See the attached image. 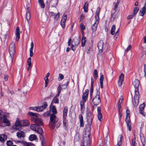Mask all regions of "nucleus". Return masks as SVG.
<instances>
[{"mask_svg": "<svg viewBox=\"0 0 146 146\" xmlns=\"http://www.w3.org/2000/svg\"><path fill=\"white\" fill-rule=\"evenodd\" d=\"M28 114L31 116V120L36 125L38 126H42L43 124V120L38 117L39 114L37 113H33L32 112H29Z\"/></svg>", "mask_w": 146, "mask_h": 146, "instance_id": "f257e3e1", "label": "nucleus"}, {"mask_svg": "<svg viewBox=\"0 0 146 146\" xmlns=\"http://www.w3.org/2000/svg\"><path fill=\"white\" fill-rule=\"evenodd\" d=\"M58 119L53 114L50 115V120L49 126L51 129H53L55 127L56 124L58 121Z\"/></svg>", "mask_w": 146, "mask_h": 146, "instance_id": "f03ea898", "label": "nucleus"}, {"mask_svg": "<svg viewBox=\"0 0 146 146\" xmlns=\"http://www.w3.org/2000/svg\"><path fill=\"white\" fill-rule=\"evenodd\" d=\"M9 51L12 62L13 61V56L15 52V42L12 41L9 45Z\"/></svg>", "mask_w": 146, "mask_h": 146, "instance_id": "7ed1b4c3", "label": "nucleus"}, {"mask_svg": "<svg viewBox=\"0 0 146 146\" xmlns=\"http://www.w3.org/2000/svg\"><path fill=\"white\" fill-rule=\"evenodd\" d=\"M12 128L17 130H20L21 129V121H20L18 117L17 118L15 125L12 126Z\"/></svg>", "mask_w": 146, "mask_h": 146, "instance_id": "20e7f679", "label": "nucleus"}, {"mask_svg": "<svg viewBox=\"0 0 146 146\" xmlns=\"http://www.w3.org/2000/svg\"><path fill=\"white\" fill-rule=\"evenodd\" d=\"M31 47L29 49L30 56V57L28 58L27 60V63L28 65H31V57H32L33 55V50L34 46V43L33 42H31Z\"/></svg>", "mask_w": 146, "mask_h": 146, "instance_id": "39448f33", "label": "nucleus"}, {"mask_svg": "<svg viewBox=\"0 0 146 146\" xmlns=\"http://www.w3.org/2000/svg\"><path fill=\"white\" fill-rule=\"evenodd\" d=\"M86 118L88 125L90 126L92 125V115L89 110L86 111Z\"/></svg>", "mask_w": 146, "mask_h": 146, "instance_id": "423d86ee", "label": "nucleus"}, {"mask_svg": "<svg viewBox=\"0 0 146 146\" xmlns=\"http://www.w3.org/2000/svg\"><path fill=\"white\" fill-rule=\"evenodd\" d=\"M80 38H74L72 42L71 48L72 50L74 51L75 49H74L73 47L76 46H78L80 42Z\"/></svg>", "mask_w": 146, "mask_h": 146, "instance_id": "0eeeda50", "label": "nucleus"}, {"mask_svg": "<svg viewBox=\"0 0 146 146\" xmlns=\"http://www.w3.org/2000/svg\"><path fill=\"white\" fill-rule=\"evenodd\" d=\"M125 121L127 124V127L129 128V130L130 131H131V125L130 116H129L128 113H127L126 116Z\"/></svg>", "mask_w": 146, "mask_h": 146, "instance_id": "6e6552de", "label": "nucleus"}, {"mask_svg": "<svg viewBox=\"0 0 146 146\" xmlns=\"http://www.w3.org/2000/svg\"><path fill=\"white\" fill-rule=\"evenodd\" d=\"M138 11L139 8L137 7H135L133 13L131 15H129L127 17V19L129 20L132 19L137 13Z\"/></svg>", "mask_w": 146, "mask_h": 146, "instance_id": "1a4fd4ad", "label": "nucleus"}, {"mask_svg": "<svg viewBox=\"0 0 146 146\" xmlns=\"http://www.w3.org/2000/svg\"><path fill=\"white\" fill-rule=\"evenodd\" d=\"M47 106V103L46 102H44L41 106L37 107V111H41L46 108Z\"/></svg>", "mask_w": 146, "mask_h": 146, "instance_id": "9d476101", "label": "nucleus"}, {"mask_svg": "<svg viewBox=\"0 0 146 146\" xmlns=\"http://www.w3.org/2000/svg\"><path fill=\"white\" fill-rule=\"evenodd\" d=\"M145 104L143 102V103L140 105L139 106V113L142 115V116H145V115L144 113V109L145 108Z\"/></svg>", "mask_w": 146, "mask_h": 146, "instance_id": "9b49d317", "label": "nucleus"}, {"mask_svg": "<svg viewBox=\"0 0 146 146\" xmlns=\"http://www.w3.org/2000/svg\"><path fill=\"white\" fill-rule=\"evenodd\" d=\"M139 80L137 79H135L133 82L132 84L135 88V91L139 90Z\"/></svg>", "mask_w": 146, "mask_h": 146, "instance_id": "f8f14e48", "label": "nucleus"}, {"mask_svg": "<svg viewBox=\"0 0 146 146\" xmlns=\"http://www.w3.org/2000/svg\"><path fill=\"white\" fill-rule=\"evenodd\" d=\"M26 17L27 20V22L28 23V29L29 31L30 29V25L29 24V21L31 18V14L29 11V10L28 8H27V13L26 15Z\"/></svg>", "mask_w": 146, "mask_h": 146, "instance_id": "ddd939ff", "label": "nucleus"}, {"mask_svg": "<svg viewBox=\"0 0 146 146\" xmlns=\"http://www.w3.org/2000/svg\"><path fill=\"white\" fill-rule=\"evenodd\" d=\"M89 92V90L88 89H86L83 93L82 97L83 100H87Z\"/></svg>", "mask_w": 146, "mask_h": 146, "instance_id": "4468645a", "label": "nucleus"}, {"mask_svg": "<svg viewBox=\"0 0 146 146\" xmlns=\"http://www.w3.org/2000/svg\"><path fill=\"white\" fill-rule=\"evenodd\" d=\"M98 23L99 20H95V23L91 27V29L93 32H95L96 31Z\"/></svg>", "mask_w": 146, "mask_h": 146, "instance_id": "2eb2a0df", "label": "nucleus"}, {"mask_svg": "<svg viewBox=\"0 0 146 146\" xmlns=\"http://www.w3.org/2000/svg\"><path fill=\"white\" fill-rule=\"evenodd\" d=\"M124 77V75L123 74H121L119 78V80L118 81V84L119 86L120 87L122 85Z\"/></svg>", "mask_w": 146, "mask_h": 146, "instance_id": "dca6fc26", "label": "nucleus"}, {"mask_svg": "<svg viewBox=\"0 0 146 146\" xmlns=\"http://www.w3.org/2000/svg\"><path fill=\"white\" fill-rule=\"evenodd\" d=\"M139 135L142 146H145L146 144L145 137L144 136L143 134L141 133V131Z\"/></svg>", "mask_w": 146, "mask_h": 146, "instance_id": "f3484780", "label": "nucleus"}, {"mask_svg": "<svg viewBox=\"0 0 146 146\" xmlns=\"http://www.w3.org/2000/svg\"><path fill=\"white\" fill-rule=\"evenodd\" d=\"M104 44V43L102 40H100L98 42V47L99 51L102 52Z\"/></svg>", "mask_w": 146, "mask_h": 146, "instance_id": "a211bd4d", "label": "nucleus"}, {"mask_svg": "<svg viewBox=\"0 0 146 146\" xmlns=\"http://www.w3.org/2000/svg\"><path fill=\"white\" fill-rule=\"evenodd\" d=\"M17 136L19 139L23 138L25 136V133L23 131L19 130V131L17 133Z\"/></svg>", "mask_w": 146, "mask_h": 146, "instance_id": "6ab92c4d", "label": "nucleus"}, {"mask_svg": "<svg viewBox=\"0 0 146 146\" xmlns=\"http://www.w3.org/2000/svg\"><path fill=\"white\" fill-rule=\"evenodd\" d=\"M146 6L144 5L141 10L139 12V15L142 16H143L146 13Z\"/></svg>", "mask_w": 146, "mask_h": 146, "instance_id": "aec40b11", "label": "nucleus"}, {"mask_svg": "<svg viewBox=\"0 0 146 146\" xmlns=\"http://www.w3.org/2000/svg\"><path fill=\"white\" fill-rule=\"evenodd\" d=\"M3 118V122L6 126H9L10 125V122L6 118V115H4Z\"/></svg>", "mask_w": 146, "mask_h": 146, "instance_id": "412c9836", "label": "nucleus"}, {"mask_svg": "<svg viewBox=\"0 0 146 146\" xmlns=\"http://www.w3.org/2000/svg\"><path fill=\"white\" fill-rule=\"evenodd\" d=\"M21 127L28 126L30 125L29 122L27 120H25L21 121Z\"/></svg>", "mask_w": 146, "mask_h": 146, "instance_id": "4be33fe9", "label": "nucleus"}, {"mask_svg": "<svg viewBox=\"0 0 146 146\" xmlns=\"http://www.w3.org/2000/svg\"><path fill=\"white\" fill-rule=\"evenodd\" d=\"M100 7H98L97 9L95 17V20H99V14L100 12Z\"/></svg>", "mask_w": 146, "mask_h": 146, "instance_id": "5701e85b", "label": "nucleus"}, {"mask_svg": "<svg viewBox=\"0 0 146 146\" xmlns=\"http://www.w3.org/2000/svg\"><path fill=\"white\" fill-rule=\"evenodd\" d=\"M7 136L5 134H1L0 135V141H6L7 139Z\"/></svg>", "mask_w": 146, "mask_h": 146, "instance_id": "b1692460", "label": "nucleus"}, {"mask_svg": "<svg viewBox=\"0 0 146 146\" xmlns=\"http://www.w3.org/2000/svg\"><path fill=\"white\" fill-rule=\"evenodd\" d=\"M135 94L134 97V100H139V90L137 91H135Z\"/></svg>", "mask_w": 146, "mask_h": 146, "instance_id": "393cba45", "label": "nucleus"}, {"mask_svg": "<svg viewBox=\"0 0 146 146\" xmlns=\"http://www.w3.org/2000/svg\"><path fill=\"white\" fill-rule=\"evenodd\" d=\"M86 101H81L80 105L81 107V109L82 112H84L85 109V107L84 106V102H86Z\"/></svg>", "mask_w": 146, "mask_h": 146, "instance_id": "a878e982", "label": "nucleus"}, {"mask_svg": "<svg viewBox=\"0 0 146 146\" xmlns=\"http://www.w3.org/2000/svg\"><path fill=\"white\" fill-rule=\"evenodd\" d=\"M20 29L19 27H17L16 30V40L17 41H18L19 39L20 38Z\"/></svg>", "mask_w": 146, "mask_h": 146, "instance_id": "bb28decb", "label": "nucleus"}, {"mask_svg": "<svg viewBox=\"0 0 146 146\" xmlns=\"http://www.w3.org/2000/svg\"><path fill=\"white\" fill-rule=\"evenodd\" d=\"M68 110L67 107H64L63 110V117H66Z\"/></svg>", "mask_w": 146, "mask_h": 146, "instance_id": "cd10ccee", "label": "nucleus"}, {"mask_svg": "<svg viewBox=\"0 0 146 146\" xmlns=\"http://www.w3.org/2000/svg\"><path fill=\"white\" fill-rule=\"evenodd\" d=\"M123 136L121 135H120L119 137V139L118 140L117 144L115 146H121L122 144L121 139Z\"/></svg>", "mask_w": 146, "mask_h": 146, "instance_id": "c85d7f7f", "label": "nucleus"}, {"mask_svg": "<svg viewBox=\"0 0 146 146\" xmlns=\"http://www.w3.org/2000/svg\"><path fill=\"white\" fill-rule=\"evenodd\" d=\"M104 79V76L102 75L100 77V86L101 88L102 89L103 88V81Z\"/></svg>", "mask_w": 146, "mask_h": 146, "instance_id": "c756f323", "label": "nucleus"}, {"mask_svg": "<svg viewBox=\"0 0 146 146\" xmlns=\"http://www.w3.org/2000/svg\"><path fill=\"white\" fill-rule=\"evenodd\" d=\"M88 3L87 2H86L84 4L83 7L84 10L85 12L87 13L88 11Z\"/></svg>", "mask_w": 146, "mask_h": 146, "instance_id": "7c9ffc66", "label": "nucleus"}, {"mask_svg": "<svg viewBox=\"0 0 146 146\" xmlns=\"http://www.w3.org/2000/svg\"><path fill=\"white\" fill-rule=\"evenodd\" d=\"M36 136L35 135L32 134L29 136V139L31 141H33L36 140Z\"/></svg>", "mask_w": 146, "mask_h": 146, "instance_id": "2f4dec72", "label": "nucleus"}, {"mask_svg": "<svg viewBox=\"0 0 146 146\" xmlns=\"http://www.w3.org/2000/svg\"><path fill=\"white\" fill-rule=\"evenodd\" d=\"M66 117H63V124L64 126L67 127L68 125V120L66 119Z\"/></svg>", "mask_w": 146, "mask_h": 146, "instance_id": "473e14b6", "label": "nucleus"}, {"mask_svg": "<svg viewBox=\"0 0 146 146\" xmlns=\"http://www.w3.org/2000/svg\"><path fill=\"white\" fill-rule=\"evenodd\" d=\"M100 100V98L99 96V94H98L97 92V94H96L92 100Z\"/></svg>", "mask_w": 146, "mask_h": 146, "instance_id": "72a5a7b5", "label": "nucleus"}, {"mask_svg": "<svg viewBox=\"0 0 146 146\" xmlns=\"http://www.w3.org/2000/svg\"><path fill=\"white\" fill-rule=\"evenodd\" d=\"M86 37L85 36H83L82 37L81 41V46L82 47H84L85 45V43L86 42Z\"/></svg>", "mask_w": 146, "mask_h": 146, "instance_id": "f704fd0d", "label": "nucleus"}, {"mask_svg": "<svg viewBox=\"0 0 146 146\" xmlns=\"http://www.w3.org/2000/svg\"><path fill=\"white\" fill-rule=\"evenodd\" d=\"M36 131H37V132L40 134H43V131L41 127L37 128Z\"/></svg>", "mask_w": 146, "mask_h": 146, "instance_id": "c9c22d12", "label": "nucleus"}, {"mask_svg": "<svg viewBox=\"0 0 146 146\" xmlns=\"http://www.w3.org/2000/svg\"><path fill=\"white\" fill-rule=\"evenodd\" d=\"M136 137H134L133 138L131 139L132 144L133 146H136L137 143L136 142Z\"/></svg>", "mask_w": 146, "mask_h": 146, "instance_id": "e433bc0d", "label": "nucleus"}, {"mask_svg": "<svg viewBox=\"0 0 146 146\" xmlns=\"http://www.w3.org/2000/svg\"><path fill=\"white\" fill-rule=\"evenodd\" d=\"M115 26L114 25H113L112 26L111 28V30L110 33L111 34L113 35L115 33Z\"/></svg>", "mask_w": 146, "mask_h": 146, "instance_id": "4c0bfd02", "label": "nucleus"}, {"mask_svg": "<svg viewBox=\"0 0 146 146\" xmlns=\"http://www.w3.org/2000/svg\"><path fill=\"white\" fill-rule=\"evenodd\" d=\"M38 1L40 4L41 7L43 8L45 7V5L44 3L43 0H38Z\"/></svg>", "mask_w": 146, "mask_h": 146, "instance_id": "58836bf2", "label": "nucleus"}, {"mask_svg": "<svg viewBox=\"0 0 146 146\" xmlns=\"http://www.w3.org/2000/svg\"><path fill=\"white\" fill-rule=\"evenodd\" d=\"M98 77V72L96 70H95L94 72V77L95 79L96 80Z\"/></svg>", "mask_w": 146, "mask_h": 146, "instance_id": "ea45409f", "label": "nucleus"}, {"mask_svg": "<svg viewBox=\"0 0 146 146\" xmlns=\"http://www.w3.org/2000/svg\"><path fill=\"white\" fill-rule=\"evenodd\" d=\"M36 127V124L31 125L30 126L31 128L35 131H36V128H37Z\"/></svg>", "mask_w": 146, "mask_h": 146, "instance_id": "a19ab883", "label": "nucleus"}, {"mask_svg": "<svg viewBox=\"0 0 146 146\" xmlns=\"http://www.w3.org/2000/svg\"><path fill=\"white\" fill-rule=\"evenodd\" d=\"M98 119L100 121H101L103 119L102 115L101 113H98Z\"/></svg>", "mask_w": 146, "mask_h": 146, "instance_id": "79ce46f5", "label": "nucleus"}, {"mask_svg": "<svg viewBox=\"0 0 146 146\" xmlns=\"http://www.w3.org/2000/svg\"><path fill=\"white\" fill-rule=\"evenodd\" d=\"M44 80L45 81V87H46L48 86V83L49 82V80L48 78L45 77L44 78Z\"/></svg>", "mask_w": 146, "mask_h": 146, "instance_id": "37998d69", "label": "nucleus"}, {"mask_svg": "<svg viewBox=\"0 0 146 146\" xmlns=\"http://www.w3.org/2000/svg\"><path fill=\"white\" fill-rule=\"evenodd\" d=\"M66 22V21H62L61 20L60 23V24L61 27L64 29L65 28Z\"/></svg>", "mask_w": 146, "mask_h": 146, "instance_id": "c03bdc74", "label": "nucleus"}, {"mask_svg": "<svg viewBox=\"0 0 146 146\" xmlns=\"http://www.w3.org/2000/svg\"><path fill=\"white\" fill-rule=\"evenodd\" d=\"M52 111L53 114H56L57 113V111L56 108L54 106H53L52 107Z\"/></svg>", "mask_w": 146, "mask_h": 146, "instance_id": "a18cd8bd", "label": "nucleus"}, {"mask_svg": "<svg viewBox=\"0 0 146 146\" xmlns=\"http://www.w3.org/2000/svg\"><path fill=\"white\" fill-rule=\"evenodd\" d=\"M50 111H48L43 114V115L45 117H47L50 115Z\"/></svg>", "mask_w": 146, "mask_h": 146, "instance_id": "49530a36", "label": "nucleus"}, {"mask_svg": "<svg viewBox=\"0 0 146 146\" xmlns=\"http://www.w3.org/2000/svg\"><path fill=\"white\" fill-rule=\"evenodd\" d=\"M67 19V15L65 14H64L63 15L62 17V21H66Z\"/></svg>", "mask_w": 146, "mask_h": 146, "instance_id": "de8ad7c7", "label": "nucleus"}, {"mask_svg": "<svg viewBox=\"0 0 146 146\" xmlns=\"http://www.w3.org/2000/svg\"><path fill=\"white\" fill-rule=\"evenodd\" d=\"M6 144L7 146H11L13 144V143L12 141L8 140L7 141Z\"/></svg>", "mask_w": 146, "mask_h": 146, "instance_id": "09e8293b", "label": "nucleus"}, {"mask_svg": "<svg viewBox=\"0 0 146 146\" xmlns=\"http://www.w3.org/2000/svg\"><path fill=\"white\" fill-rule=\"evenodd\" d=\"M24 143L25 146H35L34 144L31 143H27L26 142Z\"/></svg>", "mask_w": 146, "mask_h": 146, "instance_id": "8fccbe9b", "label": "nucleus"}, {"mask_svg": "<svg viewBox=\"0 0 146 146\" xmlns=\"http://www.w3.org/2000/svg\"><path fill=\"white\" fill-rule=\"evenodd\" d=\"M133 105L135 107H137L139 104V101H132Z\"/></svg>", "mask_w": 146, "mask_h": 146, "instance_id": "3c124183", "label": "nucleus"}, {"mask_svg": "<svg viewBox=\"0 0 146 146\" xmlns=\"http://www.w3.org/2000/svg\"><path fill=\"white\" fill-rule=\"evenodd\" d=\"M93 86L91 85V88H90V96L91 97L92 95V93L93 92Z\"/></svg>", "mask_w": 146, "mask_h": 146, "instance_id": "603ef678", "label": "nucleus"}, {"mask_svg": "<svg viewBox=\"0 0 146 146\" xmlns=\"http://www.w3.org/2000/svg\"><path fill=\"white\" fill-rule=\"evenodd\" d=\"M39 136L40 139L41 141H42L43 140H44L46 139L44 137L43 135V134H40Z\"/></svg>", "mask_w": 146, "mask_h": 146, "instance_id": "864d4df0", "label": "nucleus"}, {"mask_svg": "<svg viewBox=\"0 0 146 146\" xmlns=\"http://www.w3.org/2000/svg\"><path fill=\"white\" fill-rule=\"evenodd\" d=\"M1 110H0V121L1 120L3 119V118L4 117V115H5V114L2 115L1 114Z\"/></svg>", "mask_w": 146, "mask_h": 146, "instance_id": "5fc2aeb1", "label": "nucleus"}, {"mask_svg": "<svg viewBox=\"0 0 146 146\" xmlns=\"http://www.w3.org/2000/svg\"><path fill=\"white\" fill-rule=\"evenodd\" d=\"M29 109L34 110H36L37 111V108L36 107H31L29 108Z\"/></svg>", "mask_w": 146, "mask_h": 146, "instance_id": "6e6d98bb", "label": "nucleus"}, {"mask_svg": "<svg viewBox=\"0 0 146 146\" xmlns=\"http://www.w3.org/2000/svg\"><path fill=\"white\" fill-rule=\"evenodd\" d=\"M80 27L81 29L82 30H84L85 29L86 27L83 24L81 23L80 24Z\"/></svg>", "mask_w": 146, "mask_h": 146, "instance_id": "4d7b16f0", "label": "nucleus"}, {"mask_svg": "<svg viewBox=\"0 0 146 146\" xmlns=\"http://www.w3.org/2000/svg\"><path fill=\"white\" fill-rule=\"evenodd\" d=\"M60 16V15L59 14V13H58L57 14H56L55 17H54V18L56 20H57L59 18Z\"/></svg>", "mask_w": 146, "mask_h": 146, "instance_id": "13d9d810", "label": "nucleus"}, {"mask_svg": "<svg viewBox=\"0 0 146 146\" xmlns=\"http://www.w3.org/2000/svg\"><path fill=\"white\" fill-rule=\"evenodd\" d=\"M41 141L42 146H44L46 144V139L44 140Z\"/></svg>", "mask_w": 146, "mask_h": 146, "instance_id": "bf43d9fd", "label": "nucleus"}, {"mask_svg": "<svg viewBox=\"0 0 146 146\" xmlns=\"http://www.w3.org/2000/svg\"><path fill=\"white\" fill-rule=\"evenodd\" d=\"M8 76L7 75H5L4 79L5 81H7L8 80Z\"/></svg>", "mask_w": 146, "mask_h": 146, "instance_id": "052dcab7", "label": "nucleus"}, {"mask_svg": "<svg viewBox=\"0 0 146 146\" xmlns=\"http://www.w3.org/2000/svg\"><path fill=\"white\" fill-rule=\"evenodd\" d=\"M79 118L80 120V121L83 120V116L82 115H79Z\"/></svg>", "mask_w": 146, "mask_h": 146, "instance_id": "680f3d73", "label": "nucleus"}, {"mask_svg": "<svg viewBox=\"0 0 146 146\" xmlns=\"http://www.w3.org/2000/svg\"><path fill=\"white\" fill-rule=\"evenodd\" d=\"M80 126L81 127H83L84 126V123L83 120L80 121Z\"/></svg>", "mask_w": 146, "mask_h": 146, "instance_id": "e2e57ef3", "label": "nucleus"}, {"mask_svg": "<svg viewBox=\"0 0 146 146\" xmlns=\"http://www.w3.org/2000/svg\"><path fill=\"white\" fill-rule=\"evenodd\" d=\"M91 85L93 86L94 83V79L92 77H91Z\"/></svg>", "mask_w": 146, "mask_h": 146, "instance_id": "0e129e2a", "label": "nucleus"}, {"mask_svg": "<svg viewBox=\"0 0 146 146\" xmlns=\"http://www.w3.org/2000/svg\"><path fill=\"white\" fill-rule=\"evenodd\" d=\"M7 35H7V33H6L5 34V35H4V38H3V39H4V41H5L6 40V39L7 38Z\"/></svg>", "mask_w": 146, "mask_h": 146, "instance_id": "69168bd1", "label": "nucleus"}, {"mask_svg": "<svg viewBox=\"0 0 146 146\" xmlns=\"http://www.w3.org/2000/svg\"><path fill=\"white\" fill-rule=\"evenodd\" d=\"M97 112H98V113H101V108L99 106H98L97 107Z\"/></svg>", "mask_w": 146, "mask_h": 146, "instance_id": "338daca9", "label": "nucleus"}, {"mask_svg": "<svg viewBox=\"0 0 146 146\" xmlns=\"http://www.w3.org/2000/svg\"><path fill=\"white\" fill-rule=\"evenodd\" d=\"M59 78H60V80H62L64 78V76L62 74H59Z\"/></svg>", "mask_w": 146, "mask_h": 146, "instance_id": "774afa93", "label": "nucleus"}]
</instances>
